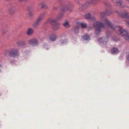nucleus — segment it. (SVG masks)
<instances>
[{"mask_svg":"<svg viewBox=\"0 0 129 129\" xmlns=\"http://www.w3.org/2000/svg\"><path fill=\"white\" fill-rule=\"evenodd\" d=\"M9 54L11 57H13L18 56L19 55L18 50L17 48L12 49L9 51Z\"/></svg>","mask_w":129,"mask_h":129,"instance_id":"20e7f679","label":"nucleus"},{"mask_svg":"<svg viewBox=\"0 0 129 129\" xmlns=\"http://www.w3.org/2000/svg\"><path fill=\"white\" fill-rule=\"evenodd\" d=\"M126 58L129 61V52H127L126 53Z\"/></svg>","mask_w":129,"mask_h":129,"instance_id":"393cba45","label":"nucleus"},{"mask_svg":"<svg viewBox=\"0 0 129 129\" xmlns=\"http://www.w3.org/2000/svg\"><path fill=\"white\" fill-rule=\"evenodd\" d=\"M57 38V35L55 34H52L49 37L50 40L52 41H55Z\"/></svg>","mask_w":129,"mask_h":129,"instance_id":"4468645a","label":"nucleus"},{"mask_svg":"<svg viewBox=\"0 0 129 129\" xmlns=\"http://www.w3.org/2000/svg\"><path fill=\"white\" fill-rule=\"evenodd\" d=\"M34 31L31 28H29L28 29L27 32V35H30L33 33Z\"/></svg>","mask_w":129,"mask_h":129,"instance_id":"6ab92c4d","label":"nucleus"},{"mask_svg":"<svg viewBox=\"0 0 129 129\" xmlns=\"http://www.w3.org/2000/svg\"><path fill=\"white\" fill-rule=\"evenodd\" d=\"M128 66H129V65H128Z\"/></svg>","mask_w":129,"mask_h":129,"instance_id":"f704fd0d","label":"nucleus"},{"mask_svg":"<svg viewBox=\"0 0 129 129\" xmlns=\"http://www.w3.org/2000/svg\"><path fill=\"white\" fill-rule=\"evenodd\" d=\"M53 10H57L58 9V8L54 6L53 7Z\"/></svg>","mask_w":129,"mask_h":129,"instance_id":"c85d7f7f","label":"nucleus"},{"mask_svg":"<svg viewBox=\"0 0 129 129\" xmlns=\"http://www.w3.org/2000/svg\"><path fill=\"white\" fill-rule=\"evenodd\" d=\"M72 6L70 2H66L64 5L63 7L61 8V10L62 11H65L67 10L70 11L72 10Z\"/></svg>","mask_w":129,"mask_h":129,"instance_id":"7ed1b4c3","label":"nucleus"},{"mask_svg":"<svg viewBox=\"0 0 129 129\" xmlns=\"http://www.w3.org/2000/svg\"><path fill=\"white\" fill-rule=\"evenodd\" d=\"M42 5H42L43 6L42 7V8H45L46 9L47 8L46 5L44 3H42Z\"/></svg>","mask_w":129,"mask_h":129,"instance_id":"cd10ccee","label":"nucleus"},{"mask_svg":"<svg viewBox=\"0 0 129 129\" xmlns=\"http://www.w3.org/2000/svg\"><path fill=\"white\" fill-rule=\"evenodd\" d=\"M119 28L118 29L122 36L124 37L125 40H128L129 39V36L128 35L127 32L125 30L120 27H119Z\"/></svg>","mask_w":129,"mask_h":129,"instance_id":"39448f33","label":"nucleus"},{"mask_svg":"<svg viewBox=\"0 0 129 129\" xmlns=\"http://www.w3.org/2000/svg\"><path fill=\"white\" fill-rule=\"evenodd\" d=\"M108 15L107 11H106L103 13H101L100 15V18L101 20L104 21L105 23L100 22H95L93 24V26L96 27L95 33L97 35H98L99 33L102 31L103 28L106 29V25H107L112 29H115V27L113 26L110 21H108L105 17L106 15Z\"/></svg>","mask_w":129,"mask_h":129,"instance_id":"f257e3e1","label":"nucleus"},{"mask_svg":"<svg viewBox=\"0 0 129 129\" xmlns=\"http://www.w3.org/2000/svg\"><path fill=\"white\" fill-rule=\"evenodd\" d=\"M42 3H41L39 4L38 6V7L39 8H42Z\"/></svg>","mask_w":129,"mask_h":129,"instance_id":"a878e982","label":"nucleus"},{"mask_svg":"<svg viewBox=\"0 0 129 129\" xmlns=\"http://www.w3.org/2000/svg\"><path fill=\"white\" fill-rule=\"evenodd\" d=\"M42 20V19L39 17L36 21L33 24V26L34 27H35L38 26L40 24Z\"/></svg>","mask_w":129,"mask_h":129,"instance_id":"9b49d317","label":"nucleus"},{"mask_svg":"<svg viewBox=\"0 0 129 129\" xmlns=\"http://www.w3.org/2000/svg\"><path fill=\"white\" fill-rule=\"evenodd\" d=\"M26 0H19V1L20 2H23L26 1Z\"/></svg>","mask_w":129,"mask_h":129,"instance_id":"473e14b6","label":"nucleus"},{"mask_svg":"<svg viewBox=\"0 0 129 129\" xmlns=\"http://www.w3.org/2000/svg\"><path fill=\"white\" fill-rule=\"evenodd\" d=\"M29 44L33 46H35L38 44V41L37 39L35 38L31 39L29 40Z\"/></svg>","mask_w":129,"mask_h":129,"instance_id":"0eeeda50","label":"nucleus"},{"mask_svg":"<svg viewBox=\"0 0 129 129\" xmlns=\"http://www.w3.org/2000/svg\"><path fill=\"white\" fill-rule=\"evenodd\" d=\"M107 37H103L102 38H100L98 39V41L101 45L104 47L105 46L106 44V43L108 41V38L109 37L108 32L106 33Z\"/></svg>","mask_w":129,"mask_h":129,"instance_id":"f03ea898","label":"nucleus"},{"mask_svg":"<svg viewBox=\"0 0 129 129\" xmlns=\"http://www.w3.org/2000/svg\"><path fill=\"white\" fill-rule=\"evenodd\" d=\"M63 14V13L60 14H59L56 18H51L48 19V21L51 23L52 22H57L58 20L60 19L62 17Z\"/></svg>","mask_w":129,"mask_h":129,"instance_id":"423d86ee","label":"nucleus"},{"mask_svg":"<svg viewBox=\"0 0 129 129\" xmlns=\"http://www.w3.org/2000/svg\"><path fill=\"white\" fill-rule=\"evenodd\" d=\"M85 18L86 19H90L92 20H95V18L94 17H92L89 14H86L85 16Z\"/></svg>","mask_w":129,"mask_h":129,"instance_id":"ddd939ff","label":"nucleus"},{"mask_svg":"<svg viewBox=\"0 0 129 129\" xmlns=\"http://www.w3.org/2000/svg\"><path fill=\"white\" fill-rule=\"evenodd\" d=\"M63 26L66 28H69L70 26V25L69 24L68 21H66V22L63 23Z\"/></svg>","mask_w":129,"mask_h":129,"instance_id":"412c9836","label":"nucleus"},{"mask_svg":"<svg viewBox=\"0 0 129 129\" xmlns=\"http://www.w3.org/2000/svg\"><path fill=\"white\" fill-rule=\"evenodd\" d=\"M8 53H9V52L8 51H6L4 53V54L6 56Z\"/></svg>","mask_w":129,"mask_h":129,"instance_id":"c756f323","label":"nucleus"},{"mask_svg":"<svg viewBox=\"0 0 129 129\" xmlns=\"http://www.w3.org/2000/svg\"><path fill=\"white\" fill-rule=\"evenodd\" d=\"M79 26L77 25L75 26L73 29V31L75 33L78 34L79 33Z\"/></svg>","mask_w":129,"mask_h":129,"instance_id":"2eb2a0df","label":"nucleus"},{"mask_svg":"<svg viewBox=\"0 0 129 129\" xmlns=\"http://www.w3.org/2000/svg\"><path fill=\"white\" fill-rule=\"evenodd\" d=\"M43 47L47 50L49 49L48 46L46 44L44 45H43Z\"/></svg>","mask_w":129,"mask_h":129,"instance_id":"bb28decb","label":"nucleus"},{"mask_svg":"<svg viewBox=\"0 0 129 129\" xmlns=\"http://www.w3.org/2000/svg\"><path fill=\"white\" fill-rule=\"evenodd\" d=\"M123 17H124L126 18H127L126 21L127 23L126 25H129V17L128 16L127 13L126 12H125L123 15Z\"/></svg>","mask_w":129,"mask_h":129,"instance_id":"dca6fc26","label":"nucleus"},{"mask_svg":"<svg viewBox=\"0 0 129 129\" xmlns=\"http://www.w3.org/2000/svg\"><path fill=\"white\" fill-rule=\"evenodd\" d=\"M33 15V13L31 12H30L29 14V15L30 17L32 16Z\"/></svg>","mask_w":129,"mask_h":129,"instance_id":"2f4dec72","label":"nucleus"},{"mask_svg":"<svg viewBox=\"0 0 129 129\" xmlns=\"http://www.w3.org/2000/svg\"><path fill=\"white\" fill-rule=\"evenodd\" d=\"M114 40L115 41H116V42L117 41V40Z\"/></svg>","mask_w":129,"mask_h":129,"instance_id":"72a5a7b5","label":"nucleus"},{"mask_svg":"<svg viewBox=\"0 0 129 129\" xmlns=\"http://www.w3.org/2000/svg\"><path fill=\"white\" fill-rule=\"evenodd\" d=\"M45 14V12L43 13L40 15L39 17L43 19L44 18Z\"/></svg>","mask_w":129,"mask_h":129,"instance_id":"5701e85b","label":"nucleus"},{"mask_svg":"<svg viewBox=\"0 0 129 129\" xmlns=\"http://www.w3.org/2000/svg\"><path fill=\"white\" fill-rule=\"evenodd\" d=\"M111 53L113 54L117 53L119 52V51L116 48H113L111 51Z\"/></svg>","mask_w":129,"mask_h":129,"instance_id":"a211bd4d","label":"nucleus"},{"mask_svg":"<svg viewBox=\"0 0 129 129\" xmlns=\"http://www.w3.org/2000/svg\"><path fill=\"white\" fill-rule=\"evenodd\" d=\"M9 62L12 64H13V63H14V62L13 60H10Z\"/></svg>","mask_w":129,"mask_h":129,"instance_id":"7c9ffc66","label":"nucleus"},{"mask_svg":"<svg viewBox=\"0 0 129 129\" xmlns=\"http://www.w3.org/2000/svg\"><path fill=\"white\" fill-rule=\"evenodd\" d=\"M48 22L51 23L52 24H53V23H55V24L53 25V28L54 29H58L60 28V25L59 24L57 23V22H52V23L48 21Z\"/></svg>","mask_w":129,"mask_h":129,"instance_id":"9d476101","label":"nucleus"},{"mask_svg":"<svg viewBox=\"0 0 129 129\" xmlns=\"http://www.w3.org/2000/svg\"><path fill=\"white\" fill-rule=\"evenodd\" d=\"M121 0H116V3L118 5H120L121 4Z\"/></svg>","mask_w":129,"mask_h":129,"instance_id":"b1692460","label":"nucleus"},{"mask_svg":"<svg viewBox=\"0 0 129 129\" xmlns=\"http://www.w3.org/2000/svg\"><path fill=\"white\" fill-rule=\"evenodd\" d=\"M9 13H14L15 12L14 10L12 8H9Z\"/></svg>","mask_w":129,"mask_h":129,"instance_id":"4be33fe9","label":"nucleus"},{"mask_svg":"<svg viewBox=\"0 0 129 129\" xmlns=\"http://www.w3.org/2000/svg\"><path fill=\"white\" fill-rule=\"evenodd\" d=\"M90 2H87L86 3L83 5L84 7H88L90 4H95L99 0H90Z\"/></svg>","mask_w":129,"mask_h":129,"instance_id":"6e6552de","label":"nucleus"},{"mask_svg":"<svg viewBox=\"0 0 129 129\" xmlns=\"http://www.w3.org/2000/svg\"><path fill=\"white\" fill-rule=\"evenodd\" d=\"M79 25H80L83 28H86L87 26L86 24L85 23H81L79 24Z\"/></svg>","mask_w":129,"mask_h":129,"instance_id":"aec40b11","label":"nucleus"},{"mask_svg":"<svg viewBox=\"0 0 129 129\" xmlns=\"http://www.w3.org/2000/svg\"><path fill=\"white\" fill-rule=\"evenodd\" d=\"M17 44L19 46L23 45L25 44V41L24 40L22 41H19L17 42Z\"/></svg>","mask_w":129,"mask_h":129,"instance_id":"f3484780","label":"nucleus"},{"mask_svg":"<svg viewBox=\"0 0 129 129\" xmlns=\"http://www.w3.org/2000/svg\"><path fill=\"white\" fill-rule=\"evenodd\" d=\"M68 42V41L67 39H61L60 40L59 42L60 45H62L67 44Z\"/></svg>","mask_w":129,"mask_h":129,"instance_id":"f8f14e48","label":"nucleus"},{"mask_svg":"<svg viewBox=\"0 0 129 129\" xmlns=\"http://www.w3.org/2000/svg\"><path fill=\"white\" fill-rule=\"evenodd\" d=\"M82 38L83 42H88L90 40L89 36L87 34L83 36L82 37Z\"/></svg>","mask_w":129,"mask_h":129,"instance_id":"1a4fd4ad","label":"nucleus"}]
</instances>
